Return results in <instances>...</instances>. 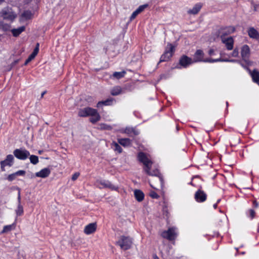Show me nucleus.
I'll return each mask as SVG.
<instances>
[{
	"instance_id": "nucleus-1",
	"label": "nucleus",
	"mask_w": 259,
	"mask_h": 259,
	"mask_svg": "<svg viewBox=\"0 0 259 259\" xmlns=\"http://www.w3.org/2000/svg\"><path fill=\"white\" fill-rule=\"evenodd\" d=\"M143 163V169L144 172L148 176L158 177L160 181L161 187H162L164 185V180L157 165L155 164V163Z\"/></svg>"
},
{
	"instance_id": "nucleus-2",
	"label": "nucleus",
	"mask_w": 259,
	"mask_h": 259,
	"mask_svg": "<svg viewBox=\"0 0 259 259\" xmlns=\"http://www.w3.org/2000/svg\"><path fill=\"white\" fill-rule=\"evenodd\" d=\"M78 114L80 117L91 116V117L90 118V120L91 122L94 123L98 121L100 119V115L98 113L97 110L91 107H86L80 109L78 111Z\"/></svg>"
},
{
	"instance_id": "nucleus-3",
	"label": "nucleus",
	"mask_w": 259,
	"mask_h": 259,
	"mask_svg": "<svg viewBox=\"0 0 259 259\" xmlns=\"http://www.w3.org/2000/svg\"><path fill=\"white\" fill-rule=\"evenodd\" d=\"M203 56H204V53L203 51L201 50H198L195 52L194 55V62H201L203 61L205 62H210V63H213V62H236V60H229L228 59H221V58H218L216 59H207L205 60H203Z\"/></svg>"
},
{
	"instance_id": "nucleus-4",
	"label": "nucleus",
	"mask_w": 259,
	"mask_h": 259,
	"mask_svg": "<svg viewBox=\"0 0 259 259\" xmlns=\"http://www.w3.org/2000/svg\"><path fill=\"white\" fill-rule=\"evenodd\" d=\"M132 244L133 241L132 238L125 236H121L119 240L115 243L116 245L119 246L120 248L124 250L131 248Z\"/></svg>"
},
{
	"instance_id": "nucleus-5",
	"label": "nucleus",
	"mask_w": 259,
	"mask_h": 259,
	"mask_svg": "<svg viewBox=\"0 0 259 259\" xmlns=\"http://www.w3.org/2000/svg\"><path fill=\"white\" fill-rule=\"evenodd\" d=\"M178 235V229L175 227H170L167 230L163 231L161 233L162 237L169 241L175 240L177 238Z\"/></svg>"
},
{
	"instance_id": "nucleus-6",
	"label": "nucleus",
	"mask_w": 259,
	"mask_h": 259,
	"mask_svg": "<svg viewBox=\"0 0 259 259\" xmlns=\"http://www.w3.org/2000/svg\"><path fill=\"white\" fill-rule=\"evenodd\" d=\"M175 51V47L171 44H168L164 53L161 55L159 62L168 61L172 56Z\"/></svg>"
},
{
	"instance_id": "nucleus-7",
	"label": "nucleus",
	"mask_w": 259,
	"mask_h": 259,
	"mask_svg": "<svg viewBox=\"0 0 259 259\" xmlns=\"http://www.w3.org/2000/svg\"><path fill=\"white\" fill-rule=\"evenodd\" d=\"M2 16L4 19L13 21L16 17V15L14 13L11 8H4L1 12Z\"/></svg>"
},
{
	"instance_id": "nucleus-8",
	"label": "nucleus",
	"mask_w": 259,
	"mask_h": 259,
	"mask_svg": "<svg viewBox=\"0 0 259 259\" xmlns=\"http://www.w3.org/2000/svg\"><path fill=\"white\" fill-rule=\"evenodd\" d=\"M13 153L16 157L21 160H25L30 156L29 151L22 148L15 150Z\"/></svg>"
},
{
	"instance_id": "nucleus-9",
	"label": "nucleus",
	"mask_w": 259,
	"mask_h": 259,
	"mask_svg": "<svg viewBox=\"0 0 259 259\" xmlns=\"http://www.w3.org/2000/svg\"><path fill=\"white\" fill-rule=\"evenodd\" d=\"M250 51L249 46L247 45H243L241 48V55L242 59L247 64H249V57Z\"/></svg>"
},
{
	"instance_id": "nucleus-10",
	"label": "nucleus",
	"mask_w": 259,
	"mask_h": 259,
	"mask_svg": "<svg viewBox=\"0 0 259 259\" xmlns=\"http://www.w3.org/2000/svg\"><path fill=\"white\" fill-rule=\"evenodd\" d=\"M221 38L222 42L225 45L228 50H232L234 46V40L232 37H225L224 36L221 35Z\"/></svg>"
},
{
	"instance_id": "nucleus-11",
	"label": "nucleus",
	"mask_w": 259,
	"mask_h": 259,
	"mask_svg": "<svg viewBox=\"0 0 259 259\" xmlns=\"http://www.w3.org/2000/svg\"><path fill=\"white\" fill-rule=\"evenodd\" d=\"M194 198L197 202H203L206 200L207 195L203 191L199 189L195 192Z\"/></svg>"
},
{
	"instance_id": "nucleus-12",
	"label": "nucleus",
	"mask_w": 259,
	"mask_h": 259,
	"mask_svg": "<svg viewBox=\"0 0 259 259\" xmlns=\"http://www.w3.org/2000/svg\"><path fill=\"white\" fill-rule=\"evenodd\" d=\"M97 183L102 186L104 188H108L112 190H117L118 187L113 185L110 182L107 180L97 181Z\"/></svg>"
},
{
	"instance_id": "nucleus-13",
	"label": "nucleus",
	"mask_w": 259,
	"mask_h": 259,
	"mask_svg": "<svg viewBox=\"0 0 259 259\" xmlns=\"http://www.w3.org/2000/svg\"><path fill=\"white\" fill-rule=\"evenodd\" d=\"M193 62L191 58L185 55L183 56L179 61L180 64L184 67H187Z\"/></svg>"
},
{
	"instance_id": "nucleus-14",
	"label": "nucleus",
	"mask_w": 259,
	"mask_h": 259,
	"mask_svg": "<svg viewBox=\"0 0 259 259\" xmlns=\"http://www.w3.org/2000/svg\"><path fill=\"white\" fill-rule=\"evenodd\" d=\"M97 225L96 223H91L87 225L84 229V233L87 235H90L95 232Z\"/></svg>"
},
{
	"instance_id": "nucleus-15",
	"label": "nucleus",
	"mask_w": 259,
	"mask_h": 259,
	"mask_svg": "<svg viewBox=\"0 0 259 259\" xmlns=\"http://www.w3.org/2000/svg\"><path fill=\"white\" fill-rule=\"evenodd\" d=\"M123 133L131 137L137 136L140 133L138 130H137L135 127H126L124 130Z\"/></svg>"
},
{
	"instance_id": "nucleus-16",
	"label": "nucleus",
	"mask_w": 259,
	"mask_h": 259,
	"mask_svg": "<svg viewBox=\"0 0 259 259\" xmlns=\"http://www.w3.org/2000/svg\"><path fill=\"white\" fill-rule=\"evenodd\" d=\"M51 173V170L49 168H45L35 173V176L41 178L48 177Z\"/></svg>"
},
{
	"instance_id": "nucleus-17",
	"label": "nucleus",
	"mask_w": 259,
	"mask_h": 259,
	"mask_svg": "<svg viewBox=\"0 0 259 259\" xmlns=\"http://www.w3.org/2000/svg\"><path fill=\"white\" fill-rule=\"evenodd\" d=\"M25 174V171L23 170H19L14 173L9 175L7 177V180L11 182L14 180L18 176H22Z\"/></svg>"
},
{
	"instance_id": "nucleus-18",
	"label": "nucleus",
	"mask_w": 259,
	"mask_h": 259,
	"mask_svg": "<svg viewBox=\"0 0 259 259\" xmlns=\"http://www.w3.org/2000/svg\"><path fill=\"white\" fill-rule=\"evenodd\" d=\"M247 32L250 38L255 39H259V33L253 27H250L248 29Z\"/></svg>"
},
{
	"instance_id": "nucleus-19",
	"label": "nucleus",
	"mask_w": 259,
	"mask_h": 259,
	"mask_svg": "<svg viewBox=\"0 0 259 259\" xmlns=\"http://www.w3.org/2000/svg\"><path fill=\"white\" fill-rule=\"evenodd\" d=\"M202 6V5L201 3L196 4L191 9L188 10V13L190 14H197L200 10Z\"/></svg>"
},
{
	"instance_id": "nucleus-20",
	"label": "nucleus",
	"mask_w": 259,
	"mask_h": 259,
	"mask_svg": "<svg viewBox=\"0 0 259 259\" xmlns=\"http://www.w3.org/2000/svg\"><path fill=\"white\" fill-rule=\"evenodd\" d=\"M134 195L136 200L139 201H142L144 198V194L140 190H135L134 191Z\"/></svg>"
},
{
	"instance_id": "nucleus-21",
	"label": "nucleus",
	"mask_w": 259,
	"mask_h": 259,
	"mask_svg": "<svg viewBox=\"0 0 259 259\" xmlns=\"http://www.w3.org/2000/svg\"><path fill=\"white\" fill-rule=\"evenodd\" d=\"M250 73L253 81L259 84V71L254 69L252 71H250Z\"/></svg>"
},
{
	"instance_id": "nucleus-22",
	"label": "nucleus",
	"mask_w": 259,
	"mask_h": 259,
	"mask_svg": "<svg viewBox=\"0 0 259 259\" xmlns=\"http://www.w3.org/2000/svg\"><path fill=\"white\" fill-rule=\"evenodd\" d=\"M114 101V99L113 98H108L105 101H100L98 103L97 106L99 107L100 105H103L105 106H110L112 105Z\"/></svg>"
},
{
	"instance_id": "nucleus-23",
	"label": "nucleus",
	"mask_w": 259,
	"mask_h": 259,
	"mask_svg": "<svg viewBox=\"0 0 259 259\" xmlns=\"http://www.w3.org/2000/svg\"><path fill=\"white\" fill-rule=\"evenodd\" d=\"M235 28L233 26H229L224 28L222 30V34L221 35L224 36L232 33L235 31Z\"/></svg>"
},
{
	"instance_id": "nucleus-24",
	"label": "nucleus",
	"mask_w": 259,
	"mask_h": 259,
	"mask_svg": "<svg viewBox=\"0 0 259 259\" xmlns=\"http://www.w3.org/2000/svg\"><path fill=\"white\" fill-rule=\"evenodd\" d=\"M118 143L124 147H127L131 145L132 140L128 138H122L118 140Z\"/></svg>"
},
{
	"instance_id": "nucleus-25",
	"label": "nucleus",
	"mask_w": 259,
	"mask_h": 259,
	"mask_svg": "<svg viewBox=\"0 0 259 259\" xmlns=\"http://www.w3.org/2000/svg\"><path fill=\"white\" fill-rule=\"evenodd\" d=\"M138 159L140 162H151V160L143 152H140L139 153Z\"/></svg>"
},
{
	"instance_id": "nucleus-26",
	"label": "nucleus",
	"mask_w": 259,
	"mask_h": 259,
	"mask_svg": "<svg viewBox=\"0 0 259 259\" xmlns=\"http://www.w3.org/2000/svg\"><path fill=\"white\" fill-rule=\"evenodd\" d=\"M25 27L24 26H21L16 29H13L11 30V32L14 36H18L20 33L25 30Z\"/></svg>"
},
{
	"instance_id": "nucleus-27",
	"label": "nucleus",
	"mask_w": 259,
	"mask_h": 259,
	"mask_svg": "<svg viewBox=\"0 0 259 259\" xmlns=\"http://www.w3.org/2000/svg\"><path fill=\"white\" fill-rule=\"evenodd\" d=\"M122 93V89L119 86H116L113 88L110 93L112 96H117Z\"/></svg>"
},
{
	"instance_id": "nucleus-28",
	"label": "nucleus",
	"mask_w": 259,
	"mask_h": 259,
	"mask_svg": "<svg viewBox=\"0 0 259 259\" xmlns=\"http://www.w3.org/2000/svg\"><path fill=\"white\" fill-rule=\"evenodd\" d=\"M11 25L10 24L4 23V22H0V29L4 31H7L10 30Z\"/></svg>"
},
{
	"instance_id": "nucleus-29",
	"label": "nucleus",
	"mask_w": 259,
	"mask_h": 259,
	"mask_svg": "<svg viewBox=\"0 0 259 259\" xmlns=\"http://www.w3.org/2000/svg\"><path fill=\"white\" fill-rule=\"evenodd\" d=\"M112 148L114 151H117L118 153H121L122 151L121 147L118 143L116 142H113L112 144Z\"/></svg>"
},
{
	"instance_id": "nucleus-30",
	"label": "nucleus",
	"mask_w": 259,
	"mask_h": 259,
	"mask_svg": "<svg viewBox=\"0 0 259 259\" xmlns=\"http://www.w3.org/2000/svg\"><path fill=\"white\" fill-rule=\"evenodd\" d=\"M32 13L29 11H24L22 14V17L25 19H29L32 17Z\"/></svg>"
},
{
	"instance_id": "nucleus-31",
	"label": "nucleus",
	"mask_w": 259,
	"mask_h": 259,
	"mask_svg": "<svg viewBox=\"0 0 259 259\" xmlns=\"http://www.w3.org/2000/svg\"><path fill=\"white\" fill-rule=\"evenodd\" d=\"M125 74V72L124 71H121V72H115L113 74V77H114L117 79H119V78L123 77L124 76Z\"/></svg>"
},
{
	"instance_id": "nucleus-32",
	"label": "nucleus",
	"mask_w": 259,
	"mask_h": 259,
	"mask_svg": "<svg viewBox=\"0 0 259 259\" xmlns=\"http://www.w3.org/2000/svg\"><path fill=\"white\" fill-rule=\"evenodd\" d=\"M17 215L20 216L23 213V208L21 204H18L17 209L16 210Z\"/></svg>"
},
{
	"instance_id": "nucleus-33",
	"label": "nucleus",
	"mask_w": 259,
	"mask_h": 259,
	"mask_svg": "<svg viewBox=\"0 0 259 259\" xmlns=\"http://www.w3.org/2000/svg\"><path fill=\"white\" fill-rule=\"evenodd\" d=\"M149 195L151 198L154 199H158L159 197V195L153 191L150 192Z\"/></svg>"
},
{
	"instance_id": "nucleus-34",
	"label": "nucleus",
	"mask_w": 259,
	"mask_h": 259,
	"mask_svg": "<svg viewBox=\"0 0 259 259\" xmlns=\"http://www.w3.org/2000/svg\"><path fill=\"white\" fill-rule=\"evenodd\" d=\"M12 225H7L4 227L2 233H6L12 230Z\"/></svg>"
},
{
	"instance_id": "nucleus-35",
	"label": "nucleus",
	"mask_w": 259,
	"mask_h": 259,
	"mask_svg": "<svg viewBox=\"0 0 259 259\" xmlns=\"http://www.w3.org/2000/svg\"><path fill=\"white\" fill-rule=\"evenodd\" d=\"M148 7V5L145 4L143 5H141L139 7V8L136 10L138 11V13H140L142 12L146 8Z\"/></svg>"
},
{
	"instance_id": "nucleus-36",
	"label": "nucleus",
	"mask_w": 259,
	"mask_h": 259,
	"mask_svg": "<svg viewBox=\"0 0 259 259\" xmlns=\"http://www.w3.org/2000/svg\"><path fill=\"white\" fill-rule=\"evenodd\" d=\"M13 156L11 154H10L7 156V158L5 160L2 161L1 162H12L13 160Z\"/></svg>"
},
{
	"instance_id": "nucleus-37",
	"label": "nucleus",
	"mask_w": 259,
	"mask_h": 259,
	"mask_svg": "<svg viewBox=\"0 0 259 259\" xmlns=\"http://www.w3.org/2000/svg\"><path fill=\"white\" fill-rule=\"evenodd\" d=\"M255 214V212L254 210L250 209L248 210V215L251 218V219H252L254 218Z\"/></svg>"
},
{
	"instance_id": "nucleus-38",
	"label": "nucleus",
	"mask_w": 259,
	"mask_h": 259,
	"mask_svg": "<svg viewBox=\"0 0 259 259\" xmlns=\"http://www.w3.org/2000/svg\"><path fill=\"white\" fill-rule=\"evenodd\" d=\"M29 159L30 160V162H38V157L35 155H33L30 156Z\"/></svg>"
},
{
	"instance_id": "nucleus-39",
	"label": "nucleus",
	"mask_w": 259,
	"mask_h": 259,
	"mask_svg": "<svg viewBox=\"0 0 259 259\" xmlns=\"http://www.w3.org/2000/svg\"><path fill=\"white\" fill-rule=\"evenodd\" d=\"M239 55V51H238V49H235L232 52V53H231V56L233 57H238Z\"/></svg>"
},
{
	"instance_id": "nucleus-40",
	"label": "nucleus",
	"mask_w": 259,
	"mask_h": 259,
	"mask_svg": "<svg viewBox=\"0 0 259 259\" xmlns=\"http://www.w3.org/2000/svg\"><path fill=\"white\" fill-rule=\"evenodd\" d=\"M139 14L138 11L136 10L132 14V15L130 17V21H132L133 20H134L137 16Z\"/></svg>"
},
{
	"instance_id": "nucleus-41",
	"label": "nucleus",
	"mask_w": 259,
	"mask_h": 259,
	"mask_svg": "<svg viewBox=\"0 0 259 259\" xmlns=\"http://www.w3.org/2000/svg\"><path fill=\"white\" fill-rule=\"evenodd\" d=\"M252 6L253 8V10L254 11H259V4H255L254 3H252Z\"/></svg>"
},
{
	"instance_id": "nucleus-42",
	"label": "nucleus",
	"mask_w": 259,
	"mask_h": 259,
	"mask_svg": "<svg viewBox=\"0 0 259 259\" xmlns=\"http://www.w3.org/2000/svg\"><path fill=\"white\" fill-rule=\"evenodd\" d=\"M79 175H80V174L78 172H76L74 173L72 176V178H71L72 180L75 181L78 178Z\"/></svg>"
},
{
	"instance_id": "nucleus-43",
	"label": "nucleus",
	"mask_w": 259,
	"mask_h": 259,
	"mask_svg": "<svg viewBox=\"0 0 259 259\" xmlns=\"http://www.w3.org/2000/svg\"><path fill=\"white\" fill-rule=\"evenodd\" d=\"M1 163V168L2 169V170H5L4 167L9 165V166H11L12 165V163Z\"/></svg>"
},
{
	"instance_id": "nucleus-44",
	"label": "nucleus",
	"mask_w": 259,
	"mask_h": 259,
	"mask_svg": "<svg viewBox=\"0 0 259 259\" xmlns=\"http://www.w3.org/2000/svg\"><path fill=\"white\" fill-rule=\"evenodd\" d=\"M38 53V51H37V49H34L33 52L30 54L33 58H35V56Z\"/></svg>"
},
{
	"instance_id": "nucleus-45",
	"label": "nucleus",
	"mask_w": 259,
	"mask_h": 259,
	"mask_svg": "<svg viewBox=\"0 0 259 259\" xmlns=\"http://www.w3.org/2000/svg\"><path fill=\"white\" fill-rule=\"evenodd\" d=\"M34 58H33L31 55L28 57L25 62V65H27L29 62H30L32 60H33Z\"/></svg>"
},
{
	"instance_id": "nucleus-46",
	"label": "nucleus",
	"mask_w": 259,
	"mask_h": 259,
	"mask_svg": "<svg viewBox=\"0 0 259 259\" xmlns=\"http://www.w3.org/2000/svg\"><path fill=\"white\" fill-rule=\"evenodd\" d=\"M214 50L213 49H210L208 51V54L210 56H212V55H214Z\"/></svg>"
},
{
	"instance_id": "nucleus-47",
	"label": "nucleus",
	"mask_w": 259,
	"mask_h": 259,
	"mask_svg": "<svg viewBox=\"0 0 259 259\" xmlns=\"http://www.w3.org/2000/svg\"><path fill=\"white\" fill-rule=\"evenodd\" d=\"M222 160V158L221 157H220V156H215V157H214V159H211L210 160Z\"/></svg>"
},
{
	"instance_id": "nucleus-48",
	"label": "nucleus",
	"mask_w": 259,
	"mask_h": 259,
	"mask_svg": "<svg viewBox=\"0 0 259 259\" xmlns=\"http://www.w3.org/2000/svg\"><path fill=\"white\" fill-rule=\"evenodd\" d=\"M18 204H20V202H21V196H20V192L18 193Z\"/></svg>"
},
{
	"instance_id": "nucleus-49",
	"label": "nucleus",
	"mask_w": 259,
	"mask_h": 259,
	"mask_svg": "<svg viewBox=\"0 0 259 259\" xmlns=\"http://www.w3.org/2000/svg\"><path fill=\"white\" fill-rule=\"evenodd\" d=\"M153 259H159L156 254H154L153 255Z\"/></svg>"
},
{
	"instance_id": "nucleus-50",
	"label": "nucleus",
	"mask_w": 259,
	"mask_h": 259,
	"mask_svg": "<svg viewBox=\"0 0 259 259\" xmlns=\"http://www.w3.org/2000/svg\"><path fill=\"white\" fill-rule=\"evenodd\" d=\"M39 43H37L35 49H37V51H39Z\"/></svg>"
},
{
	"instance_id": "nucleus-51",
	"label": "nucleus",
	"mask_w": 259,
	"mask_h": 259,
	"mask_svg": "<svg viewBox=\"0 0 259 259\" xmlns=\"http://www.w3.org/2000/svg\"><path fill=\"white\" fill-rule=\"evenodd\" d=\"M47 91H44L41 94V98H42L46 94Z\"/></svg>"
},
{
	"instance_id": "nucleus-52",
	"label": "nucleus",
	"mask_w": 259,
	"mask_h": 259,
	"mask_svg": "<svg viewBox=\"0 0 259 259\" xmlns=\"http://www.w3.org/2000/svg\"><path fill=\"white\" fill-rule=\"evenodd\" d=\"M217 206H218V204L217 203H215L213 204V207L214 209H216L217 208Z\"/></svg>"
},
{
	"instance_id": "nucleus-53",
	"label": "nucleus",
	"mask_w": 259,
	"mask_h": 259,
	"mask_svg": "<svg viewBox=\"0 0 259 259\" xmlns=\"http://www.w3.org/2000/svg\"><path fill=\"white\" fill-rule=\"evenodd\" d=\"M253 205H254L255 207H257V205H258V204L256 201H254Z\"/></svg>"
},
{
	"instance_id": "nucleus-54",
	"label": "nucleus",
	"mask_w": 259,
	"mask_h": 259,
	"mask_svg": "<svg viewBox=\"0 0 259 259\" xmlns=\"http://www.w3.org/2000/svg\"><path fill=\"white\" fill-rule=\"evenodd\" d=\"M5 0H0V5L2 4Z\"/></svg>"
},
{
	"instance_id": "nucleus-55",
	"label": "nucleus",
	"mask_w": 259,
	"mask_h": 259,
	"mask_svg": "<svg viewBox=\"0 0 259 259\" xmlns=\"http://www.w3.org/2000/svg\"><path fill=\"white\" fill-rule=\"evenodd\" d=\"M220 201H221V200H220V199H218V200H217V203H217V204H218V203L220 202Z\"/></svg>"
},
{
	"instance_id": "nucleus-56",
	"label": "nucleus",
	"mask_w": 259,
	"mask_h": 259,
	"mask_svg": "<svg viewBox=\"0 0 259 259\" xmlns=\"http://www.w3.org/2000/svg\"><path fill=\"white\" fill-rule=\"evenodd\" d=\"M189 184L190 185H193V183H192V182H190Z\"/></svg>"
},
{
	"instance_id": "nucleus-57",
	"label": "nucleus",
	"mask_w": 259,
	"mask_h": 259,
	"mask_svg": "<svg viewBox=\"0 0 259 259\" xmlns=\"http://www.w3.org/2000/svg\"><path fill=\"white\" fill-rule=\"evenodd\" d=\"M33 163L34 164H36L37 163L34 162V163Z\"/></svg>"
}]
</instances>
